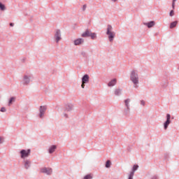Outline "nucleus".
Masks as SVG:
<instances>
[{
    "instance_id": "f3484780",
    "label": "nucleus",
    "mask_w": 179,
    "mask_h": 179,
    "mask_svg": "<svg viewBox=\"0 0 179 179\" xmlns=\"http://www.w3.org/2000/svg\"><path fill=\"white\" fill-rule=\"evenodd\" d=\"M177 23H178L177 21L171 22L170 24V29H174V27H176V26H177Z\"/></svg>"
},
{
    "instance_id": "6ab92c4d",
    "label": "nucleus",
    "mask_w": 179,
    "mask_h": 179,
    "mask_svg": "<svg viewBox=\"0 0 179 179\" xmlns=\"http://www.w3.org/2000/svg\"><path fill=\"white\" fill-rule=\"evenodd\" d=\"M92 178H93V175L90 173L85 176L83 179H92Z\"/></svg>"
},
{
    "instance_id": "7ed1b4c3",
    "label": "nucleus",
    "mask_w": 179,
    "mask_h": 179,
    "mask_svg": "<svg viewBox=\"0 0 179 179\" xmlns=\"http://www.w3.org/2000/svg\"><path fill=\"white\" fill-rule=\"evenodd\" d=\"M31 152V151L30 150V149L22 150L20 152L21 159H26V157H29V156H30Z\"/></svg>"
},
{
    "instance_id": "f704fd0d",
    "label": "nucleus",
    "mask_w": 179,
    "mask_h": 179,
    "mask_svg": "<svg viewBox=\"0 0 179 179\" xmlns=\"http://www.w3.org/2000/svg\"><path fill=\"white\" fill-rule=\"evenodd\" d=\"M0 8H1V2H0Z\"/></svg>"
},
{
    "instance_id": "1a4fd4ad",
    "label": "nucleus",
    "mask_w": 179,
    "mask_h": 179,
    "mask_svg": "<svg viewBox=\"0 0 179 179\" xmlns=\"http://www.w3.org/2000/svg\"><path fill=\"white\" fill-rule=\"evenodd\" d=\"M56 42L58 43L61 40V31L57 30L55 35Z\"/></svg>"
},
{
    "instance_id": "9b49d317",
    "label": "nucleus",
    "mask_w": 179,
    "mask_h": 179,
    "mask_svg": "<svg viewBox=\"0 0 179 179\" xmlns=\"http://www.w3.org/2000/svg\"><path fill=\"white\" fill-rule=\"evenodd\" d=\"M24 167L25 169H29V167H30V166L31 165V162H30V160L27 159L24 162Z\"/></svg>"
},
{
    "instance_id": "2f4dec72",
    "label": "nucleus",
    "mask_w": 179,
    "mask_h": 179,
    "mask_svg": "<svg viewBox=\"0 0 179 179\" xmlns=\"http://www.w3.org/2000/svg\"><path fill=\"white\" fill-rule=\"evenodd\" d=\"M64 117H66V118H68V115L64 114Z\"/></svg>"
},
{
    "instance_id": "473e14b6",
    "label": "nucleus",
    "mask_w": 179,
    "mask_h": 179,
    "mask_svg": "<svg viewBox=\"0 0 179 179\" xmlns=\"http://www.w3.org/2000/svg\"><path fill=\"white\" fill-rule=\"evenodd\" d=\"M113 2H117V0H112Z\"/></svg>"
},
{
    "instance_id": "f257e3e1",
    "label": "nucleus",
    "mask_w": 179,
    "mask_h": 179,
    "mask_svg": "<svg viewBox=\"0 0 179 179\" xmlns=\"http://www.w3.org/2000/svg\"><path fill=\"white\" fill-rule=\"evenodd\" d=\"M130 80L134 83V87H138V85H139V76H138V72L136 71L133 70L130 75Z\"/></svg>"
},
{
    "instance_id": "a211bd4d",
    "label": "nucleus",
    "mask_w": 179,
    "mask_h": 179,
    "mask_svg": "<svg viewBox=\"0 0 179 179\" xmlns=\"http://www.w3.org/2000/svg\"><path fill=\"white\" fill-rule=\"evenodd\" d=\"M72 110V105H66L65 111H71Z\"/></svg>"
},
{
    "instance_id": "0eeeda50",
    "label": "nucleus",
    "mask_w": 179,
    "mask_h": 179,
    "mask_svg": "<svg viewBox=\"0 0 179 179\" xmlns=\"http://www.w3.org/2000/svg\"><path fill=\"white\" fill-rule=\"evenodd\" d=\"M170 118H171V116L170 115V114H167L166 115V121L164 124V129H167V128L169 127V125H170V122H171Z\"/></svg>"
},
{
    "instance_id": "ddd939ff",
    "label": "nucleus",
    "mask_w": 179,
    "mask_h": 179,
    "mask_svg": "<svg viewBox=\"0 0 179 179\" xmlns=\"http://www.w3.org/2000/svg\"><path fill=\"white\" fill-rule=\"evenodd\" d=\"M24 85H29L30 83V78L29 76H24Z\"/></svg>"
},
{
    "instance_id": "dca6fc26",
    "label": "nucleus",
    "mask_w": 179,
    "mask_h": 179,
    "mask_svg": "<svg viewBox=\"0 0 179 179\" xmlns=\"http://www.w3.org/2000/svg\"><path fill=\"white\" fill-rule=\"evenodd\" d=\"M145 24L148 26V27H149V29H150V27H153V26H155V22L151 21L150 22L145 23Z\"/></svg>"
},
{
    "instance_id": "393cba45",
    "label": "nucleus",
    "mask_w": 179,
    "mask_h": 179,
    "mask_svg": "<svg viewBox=\"0 0 179 179\" xmlns=\"http://www.w3.org/2000/svg\"><path fill=\"white\" fill-rule=\"evenodd\" d=\"M6 7L3 4H1V10H6Z\"/></svg>"
},
{
    "instance_id": "20e7f679",
    "label": "nucleus",
    "mask_w": 179,
    "mask_h": 179,
    "mask_svg": "<svg viewBox=\"0 0 179 179\" xmlns=\"http://www.w3.org/2000/svg\"><path fill=\"white\" fill-rule=\"evenodd\" d=\"M89 79H90V77L87 74H85L83 78H82V85H81V87L83 89H85V83H89Z\"/></svg>"
},
{
    "instance_id": "39448f33",
    "label": "nucleus",
    "mask_w": 179,
    "mask_h": 179,
    "mask_svg": "<svg viewBox=\"0 0 179 179\" xmlns=\"http://www.w3.org/2000/svg\"><path fill=\"white\" fill-rule=\"evenodd\" d=\"M138 169H139V166L138 165H134L133 166L132 171L129 173L128 179H134V175Z\"/></svg>"
},
{
    "instance_id": "9d476101",
    "label": "nucleus",
    "mask_w": 179,
    "mask_h": 179,
    "mask_svg": "<svg viewBox=\"0 0 179 179\" xmlns=\"http://www.w3.org/2000/svg\"><path fill=\"white\" fill-rule=\"evenodd\" d=\"M84 41L83 38H78L74 41V44L75 45H80V44H83Z\"/></svg>"
},
{
    "instance_id": "72a5a7b5",
    "label": "nucleus",
    "mask_w": 179,
    "mask_h": 179,
    "mask_svg": "<svg viewBox=\"0 0 179 179\" xmlns=\"http://www.w3.org/2000/svg\"><path fill=\"white\" fill-rule=\"evenodd\" d=\"M177 0H173V2H176Z\"/></svg>"
},
{
    "instance_id": "4468645a",
    "label": "nucleus",
    "mask_w": 179,
    "mask_h": 179,
    "mask_svg": "<svg viewBox=\"0 0 179 179\" xmlns=\"http://www.w3.org/2000/svg\"><path fill=\"white\" fill-rule=\"evenodd\" d=\"M116 83H117V79L114 78L113 80H112L110 82L108 83V86L111 87V86H115Z\"/></svg>"
},
{
    "instance_id": "2eb2a0df",
    "label": "nucleus",
    "mask_w": 179,
    "mask_h": 179,
    "mask_svg": "<svg viewBox=\"0 0 179 179\" xmlns=\"http://www.w3.org/2000/svg\"><path fill=\"white\" fill-rule=\"evenodd\" d=\"M57 149V145H52L49 148V153H54L55 152V150Z\"/></svg>"
},
{
    "instance_id": "5701e85b",
    "label": "nucleus",
    "mask_w": 179,
    "mask_h": 179,
    "mask_svg": "<svg viewBox=\"0 0 179 179\" xmlns=\"http://www.w3.org/2000/svg\"><path fill=\"white\" fill-rule=\"evenodd\" d=\"M120 93H121V90H116L115 91V94L116 96H119V95L120 94Z\"/></svg>"
},
{
    "instance_id": "aec40b11",
    "label": "nucleus",
    "mask_w": 179,
    "mask_h": 179,
    "mask_svg": "<svg viewBox=\"0 0 179 179\" xmlns=\"http://www.w3.org/2000/svg\"><path fill=\"white\" fill-rule=\"evenodd\" d=\"M124 103H125V106L127 108L128 110H129V99H126L124 101Z\"/></svg>"
},
{
    "instance_id": "b1692460",
    "label": "nucleus",
    "mask_w": 179,
    "mask_h": 179,
    "mask_svg": "<svg viewBox=\"0 0 179 179\" xmlns=\"http://www.w3.org/2000/svg\"><path fill=\"white\" fill-rule=\"evenodd\" d=\"M13 101H15V97L10 98V99L9 100V102H8V106H10V104H12V103H13Z\"/></svg>"
},
{
    "instance_id": "f03ea898",
    "label": "nucleus",
    "mask_w": 179,
    "mask_h": 179,
    "mask_svg": "<svg viewBox=\"0 0 179 179\" xmlns=\"http://www.w3.org/2000/svg\"><path fill=\"white\" fill-rule=\"evenodd\" d=\"M106 34L108 35L109 41L113 42L115 37V33L113 31V27L111 25H108Z\"/></svg>"
},
{
    "instance_id": "c756f323",
    "label": "nucleus",
    "mask_w": 179,
    "mask_h": 179,
    "mask_svg": "<svg viewBox=\"0 0 179 179\" xmlns=\"http://www.w3.org/2000/svg\"><path fill=\"white\" fill-rule=\"evenodd\" d=\"M141 104H142V106H145V101H141Z\"/></svg>"
},
{
    "instance_id": "bb28decb",
    "label": "nucleus",
    "mask_w": 179,
    "mask_h": 179,
    "mask_svg": "<svg viewBox=\"0 0 179 179\" xmlns=\"http://www.w3.org/2000/svg\"><path fill=\"white\" fill-rule=\"evenodd\" d=\"M1 113H6V108H5V107L1 108Z\"/></svg>"
},
{
    "instance_id": "7c9ffc66",
    "label": "nucleus",
    "mask_w": 179,
    "mask_h": 179,
    "mask_svg": "<svg viewBox=\"0 0 179 179\" xmlns=\"http://www.w3.org/2000/svg\"><path fill=\"white\" fill-rule=\"evenodd\" d=\"M15 25V24H13V23H10V26H11L12 27H13V26Z\"/></svg>"
},
{
    "instance_id": "c85d7f7f",
    "label": "nucleus",
    "mask_w": 179,
    "mask_h": 179,
    "mask_svg": "<svg viewBox=\"0 0 179 179\" xmlns=\"http://www.w3.org/2000/svg\"><path fill=\"white\" fill-rule=\"evenodd\" d=\"M86 8H87V6H86V4H85V5L83 6V10H86Z\"/></svg>"
},
{
    "instance_id": "f8f14e48",
    "label": "nucleus",
    "mask_w": 179,
    "mask_h": 179,
    "mask_svg": "<svg viewBox=\"0 0 179 179\" xmlns=\"http://www.w3.org/2000/svg\"><path fill=\"white\" fill-rule=\"evenodd\" d=\"M92 32L89 30H86L84 33L82 34V37H90V34Z\"/></svg>"
},
{
    "instance_id": "cd10ccee",
    "label": "nucleus",
    "mask_w": 179,
    "mask_h": 179,
    "mask_svg": "<svg viewBox=\"0 0 179 179\" xmlns=\"http://www.w3.org/2000/svg\"><path fill=\"white\" fill-rule=\"evenodd\" d=\"M175 7H176V2L173 1V3H172V8H173V9H174Z\"/></svg>"
},
{
    "instance_id": "412c9836",
    "label": "nucleus",
    "mask_w": 179,
    "mask_h": 179,
    "mask_svg": "<svg viewBox=\"0 0 179 179\" xmlns=\"http://www.w3.org/2000/svg\"><path fill=\"white\" fill-rule=\"evenodd\" d=\"M106 167L107 169H110V167H111V162H110V160H108V161L106 162Z\"/></svg>"
},
{
    "instance_id": "423d86ee",
    "label": "nucleus",
    "mask_w": 179,
    "mask_h": 179,
    "mask_svg": "<svg viewBox=\"0 0 179 179\" xmlns=\"http://www.w3.org/2000/svg\"><path fill=\"white\" fill-rule=\"evenodd\" d=\"M41 173H43L48 176H50V174H52V169H51V168H42L41 169Z\"/></svg>"
},
{
    "instance_id": "a878e982",
    "label": "nucleus",
    "mask_w": 179,
    "mask_h": 179,
    "mask_svg": "<svg viewBox=\"0 0 179 179\" xmlns=\"http://www.w3.org/2000/svg\"><path fill=\"white\" fill-rule=\"evenodd\" d=\"M169 16H171V17L174 16V10H171V12L169 13Z\"/></svg>"
},
{
    "instance_id": "4be33fe9",
    "label": "nucleus",
    "mask_w": 179,
    "mask_h": 179,
    "mask_svg": "<svg viewBox=\"0 0 179 179\" xmlns=\"http://www.w3.org/2000/svg\"><path fill=\"white\" fill-rule=\"evenodd\" d=\"M90 37H91V38L92 40H94V38H96V33H92L90 34Z\"/></svg>"
},
{
    "instance_id": "6e6552de",
    "label": "nucleus",
    "mask_w": 179,
    "mask_h": 179,
    "mask_svg": "<svg viewBox=\"0 0 179 179\" xmlns=\"http://www.w3.org/2000/svg\"><path fill=\"white\" fill-rule=\"evenodd\" d=\"M45 110H47V107L41 106V108H40V114H39L40 118H43V117L44 115V113H45Z\"/></svg>"
}]
</instances>
